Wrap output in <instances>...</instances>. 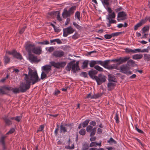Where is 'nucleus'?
<instances>
[{
  "label": "nucleus",
  "instance_id": "nucleus-1",
  "mask_svg": "<svg viewBox=\"0 0 150 150\" xmlns=\"http://www.w3.org/2000/svg\"><path fill=\"white\" fill-rule=\"evenodd\" d=\"M24 75L25 76V83H21L18 88H13L12 87H6L5 89L12 91L14 93H19L20 92L24 93L30 88L31 82L32 84L33 85L40 81L36 71L30 72L28 76L26 74H24Z\"/></svg>",
  "mask_w": 150,
  "mask_h": 150
},
{
  "label": "nucleus",
  "instance_id": "nucleus-2",
  "mask_svg": "<svg viewBox=\"0 0 150 150\" xmlns=\"http://www.w3.org/2000/svg\"><path fill=\"white\" fill-rule=\"evenodd\" d=\"M134 63V62L132 60L130 59L128 61L126 64L122 65L120 67L121 71L123 73L131 74V72L129 71L130 68V64H132Z\"/></svg>",
  "mask_w": 150,
  "mask_h": 150
},
{
  "label": "nucleus",
  "instance_id": "nucleus-3",
  "mask_svg": "<svg viewBox=\"0 0 150 150\" xmlns=\"http://www.w3.org/2000/svg\"><path fill=\"white\" fill-rule=\"evenodd\" d=\"M75 62V61H71L68 64L66 67V69L67 71H70L71 68L72 71L75 73L80 70L79 66V62H77L76 63L74 64Z\"/></svg>",
  "mask_w": 150,
  "mask_h": 150
},
{
  "label": "nucleus",
  "instance_id": "nucleus-4",
  "mask_svg": "<svg viewBox=\"0 0 150 150\" xmlns=\"http://www.w3.org/2000/svg\"><path fill=\"white\" fill-rule=\"evenodd\" d=\"M94 79L96 80L98 85H100L106 80V77L101 74H99L98 76H95Z\"/></svg>",
  "mask_w": 150,
  "mask_h": 150
},
{
  "label": "nucleus",
  "instance_id": "nucleus-5",
  "mask_svg": "<svg viewBox=\"0 0 150 150\" xmlns=\"http://www.w3.org/2000/svg\"><path fill=\"white\" fill-rule=\"evenodd\" d=\"M51 65L57 69L60 68H64L67 64L66 62H50Z\"/></svg>",
  "mask_w": 150,
  "mask_h": 150
},
{
  "label": "nucleus",
  "instance_id": "nucleus-6",
  "mask_svg": "<svg viewBox=\"0 0 150 150\" xmlns=\"http://www.w3.org/2000/svg\"><path fill=\"white\" fill-rule=\"evenodd\" d=\"M129 58L130 57H121L117 59L112 60L111 61L115 62H117V64H121L128 61Z\"/></svg>",
  "mask_w": 150,
  "mask_h": 150
},
{
  "label": "nucleus",
  "instance_id": "nucleus-7",
  "mask_svg": "<svg viewBox=\"0 0 150 150\" xmlns=\"http://www.w3.org/2000/svg\"><path fill=\"white\" fill-rule=\"evenodd\" d=\"M75 30L71 27H69L63 29V36L66 37L68 35L72 33Z\"/></svg>",
  "mask_w": 150,
  "mask_h": 150
},
{
  "label": "nucleus",
  "instance_id": "nucleus-8",
  "mask_svg": "<svg viewBox=\"0 0 150 150\" xmlns=\"http://www.w3.org/2000/svg\"><path fill=\"white\" fill-rule=\"evenodd\" d=\"M35 46L33 44H31L28 42L26 43L25 44V48L26 50L29 54L33 52Z\"/></svg>",
  "mask_w": 150,
  "mask_h": 150
},
{
  "label": "nucleus",
  "instance_id": "nucleus-9",
  "mask_svg": "<svg viewBox=\"0 0 150 150\" xmlns=\"http://www.w3.org/2000/svg\"><path fill=\"white\" fill-rule=\"evenodd\" d=\"M9 54H12L13 56L18 59H20V60L22 59V57L21 55L18 53L15 50H13L12 51H8L7 52Z\"/></svg>",
  "mask_w": 150,
  "mask_h": 150
},
{
  "label": "nucleus",
  "instance_id": "nucleus-10",
  "mask_svg": "<svg viewBox=\"0 0 150 150\" xmlns=\"http://www.w3.org/2000/svg\"><path fill=\"white\" fill-rule=\"evenodd\" d=\"M64 52L62 50H56L54 51L52 55L56 57H61L64 56Z\"/></svg>",
  "mask_w": 150,
  "mask_h": 150
},
{
  "label": "nucleus",
  "instance_id": "nucleus-11",
  "mask_svg": "<svg viewBox=\"0 0 150 150\" xmlns=\"http://www.w3.org/2000/svg\"><path fill=\"white\" fill-rule=\"evenodd\" d=\"M29 58L30 61L32 63H37L40 61V60L38 59L37 57L32 54H29Z\"/></svg>",
  "mask_w": 150,
  "mask_h": 150
},
{
  "label": "nucleus",
  "instance_id": "nucleus-12",
  "mask_svg": "<svg viewBox=\"0 0 150 150\" xmlns=\"http://www.w3.org/2000/svg\"><path fill=\"white\" fill-rule=\"evenodd\" d=\"M51 66L50 65H46L43 66L42 68V71L48 74L51 69Z\"/></svg>",
  "mask_w": 150,
  "mask_h": 150
},
{
  "label": "nucleus",
  "instance_id": "nucleus-13",
  "mask_svg": "<svg viewBox=\"0 0 150 150\" xmlns=\"http://www.w3.org/2000/svg\"><path fill=\"white\" fill-rule=\"evenodd\" d=\"M42 51V48L40 46L36 47H35L32 52L36 54L39 55L41 54Z\"/></svg>",
  "mask_w": 150,
  "mask_h": 150
},
{
  "label": "nucleus",
  "instance_id": "nucleus-14",
  "mask_svg": "<svg viewBox=\"0 0 150 150\" xmlns=\"http://www.w3.org/2000/svg\"><path fill=\"white\" fill-rule=\"evenodd\" d=\"M71 15L69 11L67 9H64V10L62 13V16L63 18H65L69 17Z\"/></svg>",
  "mask_w": 150,
  "mask_h": 150
},
{
  "label": "nucleus",
  "instance_id": "nucleus-15",
  "mask_svg": "<svg viewBox=\"0 0 150 150\" xmlns=\"http://www.w3.org/2000/svg\"><path fill=\"white\" fill-rule=\"evenodd\" d=\"M3 119L5 124L7 125H9L12 124V122L8 118V116H4Z\"/></svg>",
  "mask_w": 150,
  "mask_h": 150
},
{
  "label": "nucleus",
  "instance_id": "nucleus-16",
  "mask_svg": "<svg viewBox=\"0 0 150 150\" xmlns=\"http://www.w3.org/2000/svg\"><path fill=\"white\" fill-rule=\"evenodd\" d=\"M120 64H113L108 67V69H116L118 70L120 69V68L118 67L119 65Z\"/></svg>",
  "mask_w": 150,
  "mask_h": 150
},
{
  "label": "nucleus",
  "instance_id": "nucleus-17",
  "mask_svg": "<svg viewBox=\"0 0 150 150\" xmlns=\"http://www.w3.org/2000/svg\"><path fill=\"white\" fill-rule=\"evenodd\" d=\"M126 16V14L124 11L120 12L118 13L117 17V18H122V19L121 20H123L125 18V17Z\"/></svg>",
  "mask_w": 150,
  "mask_h": 150
},
{
  "label": "nucleus",
  "instance_id": "nucleus-18",
  "mask_svg": "<svg viewBox=\"0 0 150 150\" xmlns=\"http://www.w3.org/2000/svg\"><path fill=\"white\" fill-rule=\"evenodd\" d=\"M110 60H106L104 61H102V66L105 68L108 69V64L110 63Z\"/></svg>",
  "mask_w": 150,
  "mask_h": 150
},
{
  "label": "nucleus",
  "instance_id": "nucleus-19",
  "mask_svg": "<svg viewBox=\"0 0 150 150\" xmlns=\"http://www.w3.org/2000/svg\"><path fill=\"white\" fill-rule=\"evenodd\" d=\"M142 57L143 55L141 54H134L132 56L133 59L136 60L140 59Z\"/></svg>",
  "mask_w": 150,
  "mask_h": 150
},
{
  "label": "nucleus",
  "instance_id": "nucleus-20",
  "mask_svg": "<svg viewBox=\"0 0 150 150\" xmlns=\"http://www.w3.org/2000/svg\"><path fill=\"white\" fill-rule=\"evenodd\" d=\"M108 21V23H107V26L108 27H110L111 26V24L112 23H115L117 22L116 20H113L112 19H107Z\"/></svg>",
  "mask_w": 150,
  "mask_h": 150
},
{
  "label": "nucleus",
  "instance_id": "nucleus-21",
  "mask_svg": "<svg viewBox=\"0 0 150 150\" xmlns=\"http://www.w3.org/2000/svg\"><path fill=\"white\" fill-rule=\"evenodd\" d=\"M108 80L109 82H116L117 81L115 77L112 75L108 76Z\"/></svg>",
  "mask_w": 150,
  "mask_h": 150
},
{
  "label": "nucleus",
  "instance_id": "nucleus-22",
  "mask_svg": "<svg viewBox=\"0 0 150 150\" xmlns=\"http://www.w3.org/2000/svg\"><path fill=\"white\" fill-rule=\"evenodd\" d=\"M22 116L21 115L19 116H17L15 117H11L10 118L11 120H15L18 122H19L21 119Z\"/></svg>",
  "mask_w": 150,
  "mask_h": 150
},
{
  "label": "nucleus",
  "instance_id": "nucleus-23",
  "mask_svg": "<svg viewBox=\"0 0 150 150\" xmlns=\"http://www.w3.org/2000/svg\"><path fill=\"white\" fill-rule=\"evenodd\" d=\"M96 73L97 71H96L93 70L89 72L88 74L91 78H94V76H95L94 75L96 74Z\"/></svg>",
  "mask_w": 150,
  "mask_h": 150
},
{
  "label": "nucleus",
  "instance_id": "nucleus-24",
  "mask_svg": "<svg viewBox=\"0 0 150 150\" xmlns=\"http://www.w3.org/2000/svg\"><path fill=\"white\" fill-rule=\"evenodd\" d=\"M115 13L113 12L112 13L109 14L108 16L107 17V19H110L115 18Z\"/></svg>",
  "mask_w": 150,
  "mask_h": 150
},
{
  "label": "nucleus",
  "instance_id": "nucleus-25",
  "mask_svg": "<svg viewBox=\"0 0 150 150\" xmlns=\"http://www.w3.org/2000/svg\"><path fill=\"white\" fill-rule=\"evenodd\" d=\"M114 86L115 83L112 82H110V83L108 84V86L109 90H111L114 88Z\"/></svg>",
  "mask_w": 150,
  "mask_h": 150
},
{
  "label": "nucleus",
  "instance_id": "nucleus-26",
  "mask_svg": "<svg viewBox=\"0 0 150 150\" xmlns=\"http://www.w3.org/2000/svg\"><path fill=\"white\" fill-rule=\"evenodd\" d=\"M149 26L147 25L144 27L142 29V33H144L149 31Z\"/></svg>",
  "mask_w": 150,
  "mask_h": 150
},
{
  "label": "nucleus",
  "instance_id": "nucleus-27",
  "mask_svg": "<svg viewBox=\"0 0 150 150\" xmlns=\"http://www.w3.org/2000/svg\"><path fill=\"white\" fill-rule=\"evenodd\" d=\"M60 131L61 132L64 133L67 132L66 127L64 125H61L60 127Z\"/></svg>",
  "mask_w": 150,
  "mask_h": 150
},
{
  "label": "nucleus",
  "instance_id": "nucleus-28",
  "mask_svg": "<svg viewBox=\"0 0 150 150\" xmlns=\"http://www.w3.org/2000/svg\"><path fill=\"white\" fill-rule=\"evenodd\" d=\"M47 73L42 71L41 75V79L43 80L46 79L47 78Z\"/></svg>",
  "mask_w": 150,
  "mask_h": 150
},
{
  "label": "nucleus",
  "instance_id": "nucleus-29",
  "mask_svg": "<svg viewBox=\"0 0 150 150\" xmlns=\"http://www.w3.org/2000/svg\"><path fill=\"white\" fill-rule=\"evenodd\" d=\"M90 121V120H89L87 119L83 122L82 123H81L82 127L84 128L86 127L88 125Z\"/></svg>",
  "mask_w": 150,
  "mask_h": 150
},
{
  "label": "nucleus",
  "instance_id": "nucleus-30",
  "mask_svg": "<svg viewBox=\"0 0 150 150\" xmlns=\"http://www.w3.org/2000/svg\"><path fill=\"white\" fill-rule=\"evenodd\" d=\"M65 127H66V130L67 132V130H70L72 128V125L71 124H64Z\"/></svg>",
  "mask_w": 150,
  "mask_h": 150
},
{
  "label": "nucleus",
  "instance_id": "nucleus-31",
  "mask_svg": "<svg viewBox=\"0 0 150 150\" xmlns=\"http://www.w3.org/2000/svg\"><path fill=\"white\" fill-rule=\"evenodd\" d=\"M76 7L72 6L71 7L69 10L68 11L71 15L74 13V11L76 10Z\"/></svg>",
  "mask_w": 150,
  "mask_h": 150
},
{
  "label": "nucleus",
  "instance_id": "nucleus-32",
  "mask_svg": "<svg viewBox=\"0 0 150 150\" xmlns=\"http://www.w3.org/2000/svg\"><path fill=\"white\" fill-rule=\"evenodd\" d=\"M144 59L147 61L150 60V54H144Z\"/></svg>",
  "mask_w": 150,
  "mask_h": 150
},
{
  "label": "nucleus",
  "instance_id": "nucleus-33",
  "mask_svg": "<svg viewBox=\"0 0 150 150\" xmlns=\"http://www.w3.org/2000/svg\"><path fill=\"white\" fill-rule=\"evenodd\" d=\"M88 60H85L83 62L82 67L83 69H84L88 67Z\"/></svg>",
  "mask_w": 150,
  "mask_h": 150
},
{
  "label": "nucleus",
  "instance_id": "nucleus-34",
  "mask_svg": "<svg viewBox=\"0 0 150 150\" xmlns=\"http://www.w3.org/2000/svg\"><path fill=\"white\" fill-rule=\"evenodd\" d=\"M148 17L146 16L145 18L144 19L142 20L139 23L141 24V25H142V24H143L145 23H146L148 20Z\"/></svg>",
  "mask_w": 150,
  "mask_h": 150
},
{
  "label": "nucleus",
  "instance_id": "nucleus-35",
  "mask_svg": "<svg viewBox=\"0 0 150 150\" xmlns=\"http://www.w3.org/2000/svg\"><path fill=\"white\" fill-rule=\"evenodd\" d=\"M6 137V136H2L0 139V142L1 144H5V139Z\"/></svg>",
  "mask_w": 150,
  "mask_h": 150
},
{
  "label": "nucleus",
  "instance_id": "nucleus-36",
  "mask_svg": "<svg viewBox=\"0 0 150 150\" xmlns=\"http://www.w3.org/2000/svg\"><path fill=\"white\" fill-rule=\"evenodd\" d=\"M80 13L79 11H77L76 12L75 14V18H77L79 20H80Z\"/></svg>",
  "mask_w": 150,
  "mask_h": 150
},
{
  "label": "nucleus",
  "instance_id": "nucleus-37",
  "mask_svg": "<svg viewBox=\"0 0 150 150\" xmlns=\"http://www.w3.org/2000/svg\"><path fill=\"white\" fill-rule=\"evenodd\" d=\"M73 24L74 26L77 29L79 30H81L82 29V27L79 25H78L75 22H73Z\"/></svg>",
  "mask_w": 150,
  "mask_h": 150
},
{
  "label": "nucleus",
  "instance_id": "nucleus-38",
  "mask_svg": "<svg viewBox=\"0 0 150 150\" xmlns=\"http://www.w3.org/2000/svg\"><path fill=\"white\" fill-rule=\"evenodd\" d=\"M79 133L81 135H84L86 134V130L85 129H81L79 132Z\"/></svg>",
  "mask_w": 150,
  "mask_h": 150
},
{
  "label": "nucleus",
  "instance_id": "nucleus-39",
  "mask_svg": "<svg viewBox=\"0 0 150 150\" xmlns=\"http://www.w3.org/2000/svg\"><path fill=\"white\" fill-rule=\"evenodd\" d=\"M38 43L39 44L45 45L49 44V42L47 40H45L43 42H38Z\"/></svg>",
  "mask_w": 150,
  "mask_h": 150
},
{
  "label": "nucleus",
  "instance_id": "nucleus-40",
  "mask_svg": "<svg viewBox=\"0 0 150 150\" xmlns=\"http://www.w3.org/2000/svg\"><path fill=\"white\" fill-rule=\"evenodd\" d=\"M94 68L97 70L100 71H103V69L101 67L97 65L94 67Z\"/></svg>",
  "mask_w": 150,
  "mask_h": 150
},
{
  "label": "nucleus",
  "instance_id": "nucleus-41",
  "mask_svg": "<svg viewBox=\"0 0 150 150\" xmlns=\"http://www.w3.org/2000/svg\"><path fill=\"white\" fill-rule=\"evenodd\" d=\"M89 147L88 145V144L85 143L83 145L82 148V150H87Z\"/></svg>",
  "mask_w": 150,
  "mask_h": 150
},
{
  "label": "nucleus",
  "instance_id": "nucleus-42",
  "mask_svg": "<svg viewBox=\"0 0 150 150\" xmlns=\"http://www.w3.org/2000/svg\"><path fill=\"white\" fill-rule=\"evenodd\" d=\"M104 8L107 10L108 12L110 13H112V10L111 8L109 7V5H108L107 6H104Z\"/></svg>",
  "mask_w": 150,
  "mask_h": 150
},
{
  "label": "nucleus",
  "instance_id": "nucleus-43",
  "mask_svg": "<svg viewBox=\"0 0 150 150\" xmlns=\"http://www.w3.org/2000/svg\"><path fill=\"white\" fill-rule=\"evenodd\" d=\"M102 95V93H98L96 94H94L93 96V99H96L100 97Z\"/></svg>",
  "mask_w": 150,
  "mask_h": 150
},
{
  "label": "nucleus",
  "instance_id": "nucleus-44",
  "mask_svg": "<svg viewBox=\"0 0 150 150\" xmlns=\"http://www.w3.org/2000/svg\"><path fill=\"white\" fill-rule=\"evenodd\" d=\"M134 128L135 129L137 130L138 132L141 134H143L144 133V132L142 131L140 129H139L137 127V125H135Z\"/></svg>",
  "mask_w": 150,
  "mask_h": 150
},
{
  "label": "nucleus",
  "instance_id": "nucleus-45",
  "mask_svg": "<svg viewBox=\"0 0 150 150\" xmlns=\"http://www.w3.org/2000/svg\"><path fill=\"white\" fill-rule=\"evenodd\" d=\"M93 127L91 125H88L86 127V131L88 132H91L92 130Z\"/></svg>",
  "mask_w": 150,
  "mask_h": 150
},
{
  "label": "nucleus",
  "instance_id": "nucleus-46",
  "mask_svg": "<svg viewBox=\"0 0 150 150\" xmlns=\"http://www.w3.org/2000/svg\"><path fill=\"white\" fill-rule=\"evenodd\" d=\"M4 59L5 63H6V64L10 62V59L7 56L5 57Z\"/></svg>",
  "mask_w": 150,
  "mask_h": 150
},
{
  "label": "nucleus",
  "instance_id": "nucleus-47",
  "mask_svg": "<svg viewBox=\"0 0 150 150\" xmlns=\"http://www.w3.org/2000/svg\"><path fill=\"white\" fill-rule=\"evenodd\" d=\"M96 64V62L95 60H92L89 63L90 66L91 67H93Z\"/></svg>",
  "mask_w": 150,
  "mask_h": 150
},
{
  "label": "nucleus",
  "instance_id": "nucleus-48",
  "mask_svg": "<svg viewBox=\"0 0 150 150\" xmlns=\"http://www.w3.org/2000/svg\"><path fill=\"white\" fill-rule=\"evenodd\" d=\"M141 26V24L139 23H137L134 26V30H136L138 28Z\"/></svg>",
  "mask_w": 150,
  "mask_h": 150
},
{
  "label": "nucleus",
  "instance_id": "nucleus-49",
  "mask_svg": "<svg viewBox=\"0 0 150 150\" xmlns=\"http://www.w3.org/2000/svg\"><path fill=\"white\" fill-rule=\"evenodd\" d=\"M59 125H57V127L56 128L54 132V133L56 136H57L58 135V131L59 130Z\"/></svg>",
  "mask_w": 150,
  "mask_h": 150
},
{
  "label": "nucleus",
  "instance_id": "nucleus-50",
  "mask_svg": "<svg viewBox=\"0 0 150 150\" xmlns=\"http://www.w3.org/2000/svg\"><path fill=\"white\" fill-rule=\"evenodd\" d=\"M104 38L107 39H110L112 37L111 35V34H106L104 36Z\"/></svg>",
  "mask_w": 150,
  "mask_h": 150
},
{
  "label": "nucleus",
  "instance_id": "nucleus-51",
  "mask_svg": "<svg viewBox=\"0 0 150 150\" xmlns=\"http://www.w3.org/2000/svg\"><path fill=\"white\" fill-rule=\"evenodd\" d=\"M15 131V129L14 128H11L6 134H9L13 133Z\"/></svg>",
  "mask_w": 150,
  "mask_h": 150
},
{
  "label": "nucleus",
  "instance_id": "nucleus-52",
  "mask_svg": "<svg viewBox=\"0 0 150 150\" xmlns=\"http://www.w3.org/2000/svg\"><path fill=\"white\" fill-rule=\"evenodd\" d=\"M121 32H116V33H112L111 34V36L112 37H114L116 36H117L118 35H119L120 34H121Z\"/></svg>",
  "mask_w": 150,
  "mask_h": 150
},
{
  "label": "nucleus",
  "instance_id": "nucleus-53",
  "mask_svg": "<svg viewBox=\"0 0 150 150\" xmlns=\"http://www.w3.org/2000/svg\"><path fill=\"white\" fill-rule=\"evenodd\" d=\"M108 142L110 143H116V142L112 138H110L109 140L108 141Z\"/></svg>",
  "mask_w": 150,
  "mask_h": 150
},
{
  "label": "nucleus",
  "instance_id": "nucleus-54",
  "mask_svg": "<svg viewBox=\"0 0 150 150\" xmlns=\"http://www.w3.org/2000/svg\"><path fill=\"white\" fill-rule=\"evenodd\" d=\"M44 126L43 125H41L39 128V129L37 130V132L38 133L40 131H42L43 130Z\"/></svg>",
  "mask_w": 150,
  "mask_h": 150
},
{
  "label": "nucleus",
  "instance_id": "nucleus-55",
  "mask_svg": "<svg viewBox=\"0 0 150 150\" xmlns=\"http://www.w3.org/2000/svg\"><path fill=\"white\" fill-rule=\"evenodd\" d=\"M90 98L91 99H93V96L91 95V93H89L86 98Z\"/></svg>",
  "mask_w": 150,
  "mask_h": 150
},
{
  "label": "nucleus",
  "instance_id": "nucleus-56",
  "mask_svg": "<svg viewBox=\"0 0 150 150\" xmlns=\"http://www.w3.org/2000/svg\"><path fill=\"white\" fill-rule=\"evenodd\" d=\"M79 36L78 34L77 33H75L72 36V38L74 39H76L78 38Z\"/></svg>",
  "mask_w": 150,
  "mask_h": 150
},
{
  "label": "nucleus",
  "instance_id": "nucleus-57",
  "mask_svg": "<svg viewBox=\"0 0 150 150\" xmlns=\"http://www.w3.org/2000/svg\"><path fill=\"white\" fill-rule=\"evenodd\" d=\"M133 50L129 48H127L125 49V52L127 53H130L132 52L133 53Z\"/></svg>",
  "mask_w": 150,
  "mask_h": 150
},
{
  "label": "nucleus",
  "instance_id": "nucleus-58",
  "mask_svg": "<svg viewBox=\"0 0 150 150\" xmlns=\"http://www.w3.org/2000/svg\"><path fill=\"white\" fill-rule=\"evenodd\" d=\"M133 53H136L137 52H141V49H136L133 50Z\"/></svg>",
  "mask_w": 150,
  "mask_h": 150
},
{
  "label": "nucleus",
  "instance_id": "nucleus-59",
  "mask_svg": "<svg viewBox=\"0 0 150 150\" xmlns=\"http://www.w3.org/2000/svg\"><path fill=\"white\" fill-rule=\"evenodd\" d=\"M96 64H100L102 66V61L101 60H96L95 61Z\"/></svg>",
  "mask_w": 150,
  "mask_h": 150
},
{
  "label": "nucleus",
  "instance_id": "nucleus-60",
  "mask_svg": "<svg viewBox=\"0 0 150 150\" xmlns=\"http://www.w3.org/2000/svg\"><path fill=\"white\" fill-rule=\"evenodd\" d=\"M26 27L25 26L23 27L19 31V33L21 34H22L24 32L25 29L26 28Z\"/></svg>",
  "mask_w": 150,
  "mask_h": 150
},
{
  "label": "nucleus",
  "instance_id": "nucleus-61",
  "mask_svg": "<svg viewBox=\"0 0 150 150\" xmlns=\"http://www.w3.org/2000/svg\"><path fill=\"white\" fill-rule=\"evenodd\" d=\"M55 42H57L58 44H60L62 43V42L59 39H55Z\"/></svg>",
  "mask_w": 150,
  "mask_h": 150
},
{
  "label": "nucleus",
  "instance_id": "nucleus-62",
  "mask_svg": "<svg viewBox=\"0 0 150 150\" xmlns=\"http://www.w3.org/2000/svg\"><path fill=\"white\" fill-rule=\"evenodd\" d=\"M115 120H116V122L117 123H118L119 122V119H118V116L117 115V113L115 116L114 117Z\"/></svg>",
  "mask_w": 150,
  "mask_h": 150
},
{
  "label": "nucleus",
  "instance_id": "nucleus-63",
  "mask_svg": "<svg viewBox=\"0 0 150 150\" xmlns=\"http://www.w3.org/2000/svg\"><path fill=\"white\" fill-rule=\"evenodd\" d=\"M90 146H96V143L94 142H92L90 144Z\"/></svg>",
  "mask_w": 150,
  "mask_h": 150
},
{
  "label": "nucleus",
  "instance_id": "nucleus-64",
  "mask_svg": "<svg viewBox=\"0 0 150 150\" xmlns=\"http://www.w3.org/2000/svg\"><path fill=\"white\" fill-rule=\"evenodd\" d=\"M54 50V48L53 47H50L48 49V51L50 52H51L53 51Z\"/></svg>",
  "mask_w": 150,
  "mask_h": 150
}]
</instances>
